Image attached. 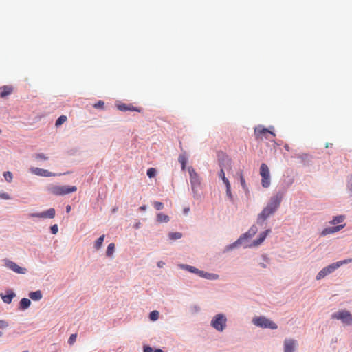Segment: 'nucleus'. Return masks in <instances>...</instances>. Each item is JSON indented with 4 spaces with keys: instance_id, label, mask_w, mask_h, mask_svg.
<instances>
[{
    "instance_id": "obj_1",
    "label": "nucleus",
    "mask_w": 352,
    "mask_h": 352,
    "mask_svg": "<svg viewBox=\"0 0 352 352\" xmlns=\"http://www.w3.org/2000/svg\"><path fill=\"white\" fill-rule=\"evenodd\" d=\"M47 190L50 194L61 196L76 192L77 188L75 186H69L51 184L47 186Z\"/></svg>"
},
{
    "instance_id": "obj_2",
    "label": "nucleus",
    "mask_w": 352,
    "mask_h": 352,
    "mask_svg": "<svg viewBox=\"0 0 352 352\" xmlns=\"http://www.w3.org/2000/svg\"><path fill=\"white\" fill-rule=\"evenodd\" d=\"M350 262H352V258L332 263V264L328 265L327 267H324L318 273V274L316 276V279L320 280V279L324 278L328 274L333 272L336 269H338L342 265L346 264Z\"/></svg>"
},
{
    "instance_id": "obj_3",
    "label": "nucleus",
    "mask_w": 352,
    "mask_h": 352,
    "mask_svg": "<svg viewBox=\"0 0 352 352\" xmlns=\"http://www.w3.org/2000/svg\"><path fill=\"white\" fill-rule=\"evenodd\" d=\"M188 171L190 176L192 190L195 193H197L201 186L200 177L192 166L188 168Z\"/></svg>"
},
{
    "instance_id": "obj_4",
    "label": "nucleus",
    "mask_w": 352,
    "mask_h": 352,
    "mask_svg": "<svg viewBox=\"0 0 352 352\" xmlns=\"http://www.w3.org/2000/svg\"><path fill=\"white\" fill-rule=\"evenodd\" d=\"M252 322L254 325L262 328L276 329L278 327L276 323L264 316L256 317L253 318Z\"/></svg>"
},
{
    "instance_id": "obj_5",
    "label": "nucleus",
    "mask_w": 352,
    "mask_h": 352,
    "mask_svg": "<svg viewBox=\"0 0 352 352\" xmlns=\"http://www.w3.org/2000/svg\"><path fill=\"white\" fill-rule=\"evenodd\" d=\"M254 135L255 138L257 140H263L264 139H270L269 136L272 135V137H275V133H274L270 129L265 128L264 126L259 125L254 129Z\"/></svg>"
},
{
    "instance_id": "obj_6",
    "label": "nucleus",
    "mask_w": 352,
    "mask_h": 352,
    "mask_svg": "<svg viewBox=\"0 0 352 352\" xmlns=\"http://www.w3.org/2000/svg\"><path fill=\"white\" fill-rule=\"evenodd\" d=\"M331 318L336 320H340L344 324H352V316L351 313L346 310H341L333 313L331 315Z\"/></svg>"
},
{
    "instance_id": "obj_7",
    "label": "nucleus",
    "mask_w": 352,
    "mask_h": 352,
    "mask_svg": "<svg viewBox=\"0 0 352 352\" xmlns=\"http://www.w3.org/2000/svg\"><path fill=\"white\" fill-rule=\"evenodd\" d=\"M260 175L261 176V185L263 188H268L270 186V174L267 164L263 163L260 167Z\"/></svg>"
},
{
    "instance_id": "obj_8",
    "label": "nucleus",
    "mask_w": 352,
    "mask_h": 352,
    "mask_svg": "<svg viewBox=\"0 0 352 352\" xmlns=\"http://www.w3.org/2000/svg\"><path fill=\"white\" fill-rule=\"evenodd\" d=\"M226 318L221 314H217L211 321V325L217 331H222L226 326Z\"/></svg>"
},
{
    "instance_id": "obj_9",
    "label": "nucleus",
    "mask_w": 352,
    "mask_h": 352,
    "mask_svg": "<svg viewBox=\"0 0 352 352\" xmlns=\"http://www.w3.org/2000/svg\"><path fill=\"white\" fill-rule=\"evenodd\" d=\"M258 229L256 226H252L250 230L241 236L236 242L226 247L227 250H230L236 247L238 244L241 243V241L245 239L252 238L257 232Z\"/></svg>"
},
{
    "instance_id": "obj_10",
    "label": "nucleus",
    "mask_w": 352,
    "mask_h": 352,
    "mask_svg": "<svg viewBox=\"0 0 352 352\" xmlns=\"http://www.w3.org/2000/svg\"><path fill=\"white\" fill-rule=\"evenodd\" d=\"M274 212L275 211H274L271 208L267 206L258 214L257 218V223L259 224L263 223L270 215H272Z\"/></svg>"
},
{
    "instance_id": "obj_11",
    "label": "nucleus",
    "mask_w": 352,
    "mask_h": 352,
    "mask_svg": "<svg viewBox=\"0 0 352 352\" xmlns=\"http://www.w3.org/2000/svg\"><path fill=\"white\" fill-rule=\"evenodd\" d=\"M282 201V195H276L272 197H271L268 204L267 205L270 208H271L274 211H276L278 208L279 207Z\"/></svg>"
},
{
    "instance_id": "obj_12",
    "label": "nucleus",
    "mask_w": 352,
    "mask_h": 352,
    "mask_svg": "<svg viewBox=\"0 0 352 352\" xmlns=\"http://www.w3.org/2000/svg\"><path fill=\"white\" fill-rule=\"evenodd\" d=\"M117 108L121 111H137V112H141L142 109L140 107H134L131 104H124L122 103L117 105Z\"/></svg>"
},
{
    "instance_id": "obj_13",
    "label": "nucleus",
    "mask_w": 352,
    "mask_h": 352,
    "mask_svg": "<svg viewBox=\"0 0 352 352\" xmlns=\"http://www.w3.org/2000/svg\"><path fill=\"white\" fill-rule=\"evenodd\" d=\"M6 266L9 267L10 270L14 271L16 273L24 274L26 273V268L21 267L19 266L16 263L13 261H8L6 263Z\"/></svg>"
},
{
    "instance_id": "obj_14",
    "label": "nucleus",
    "mask_w": 352,
    "mask_h": 352,
    "mask_svg": "<svg viewBox=\"0 0 352 352\" xmlns=\"http://www.w3.org/2000/svg\"><path fill=\"white\" fill-rule=\"evenodd\" d=\"M30 172L36 175L42 177H51L54 176L55 174L48 171L47 170L40 168H31Z\"/></svg>"
},
{
    "instance_id": "obj_15",
    "label": "nucleus",
    "mask_w": 352,
    "mask_h": 352,
    "mask_svg": "<svg viewBox=\"0 0 352 352\" xmlns=\"http://www.w3.org/2000/svg\"><path fill=\"white\" fill-rule=\"evenodd\" d=\"M296 346V341L293 339H285L284 341V352H293Z\"/></svg>"
},
{
    "instance_id": "obj_16",
    "label": "nucleus",
    "mask_w": 352,
    "mask_h": 352,
    "mask_svg": "<svg viewBox=\"0 0 352 352\" xmlns=\"http://www.w3.org/2000/svg\"><path fill=\"white\" fill-rule=\"evenodd\" d=\"M14 292L11 290L8 289L6 291V294H0V296L1 297L2 300L7 304L11 303L13 298L15 296Z\"/></svg>"
},
{
    "instance_id": "obj_17",
    "label": "nucleus",
    "mask_w": 352,
    "mask_h": 352,
    "mask_svg": "<svg viewBox=\"0 0 352 352\" xmlns=\"http://www.w3.org/2000/svg\"><path fill=\"white\" fill-rule=\"evenodd\" d=\"M271 232L270 229L265 230V232H263L260 233L258 238L256 240H254L252 243V246H258L261 245L267 237V234Z\"/></svg>"
},
{
    "instance_id": "obj_18",
    "label": "nucleus",
    "mask_w": 352,
    "mask_h": 352,
    "mask_svg": "<svg viewBox=\"0 0 352 352\" xmlns=\"http://www.w3.org/2000/svg\"><path fill=\"white\" fill-rule=\"evenodd\" d=\"M14 88L12 85H3L0 87V97L6 98L13 92Z\"/></svg>"
},
{
    "instance_id": "obj_19",
    "label": "nucleus",
    "mask_w": 352,
    "mask_h": 352,
    "mask_svg": "<svg viewBox=\"0 0 352 352\" xmlns=\"http://www.w3.org/2000/svg\"><path fill=\"white\" fill-rule=\"evenodd\" d=\"M344 227V225H340L335 227L327 228L322 230L321 234L325 236L340 231Z\"/></svg>"
},
{
    "instance_id": "obj_20",
    "label": "nucleus",
    "mask_w": 352,
    "mask_h": 352,
    "mask_svg": "<svg viewBox=\"0 0 352 352\" xmlns=\"http://www.w3.org/2000/svg\"><path fill=\"white\" fill-rule=\"evenodd\" d=\"M56 211L54 208H50L49 210L42 212L43 219H53L55 217Z\"/></svg>"
},
{
    "instance_id": "obj_21",
    "label": "nucleus",
    "mask_w": 352,
    "mask_h": 352,
    "mask_svg": "<svg viewBox=\"0 0 352 352\" xmlns=\"http://www.w3.org/2000/svg\"><path fill=\"white\" fill-rule=\"evenodd\" d=\"M31 304V301L30 299L23 298L19 302V309L22 310H25L28 309Z\"/></svg>"
},
{
    "instance_id": "obj_22",
    "label": "nucleus",
    "mask_w": 352,
    "mask_h": 352,
    "mask_svg": "<svg viewBox=\"0 0 352 352\" xmlns=\"http://www.w3.org/2000/svg\"><path fill=\"white\" fill-rule=\"evenodd\" d=\"M29 296L33 300H39L42 298V293L40 290L32 292L29 294Z\"/></svg>"
},
{
    "instance_id": "obj_23",
    "label": "nucleus",
    "mask_w": 352,
    "mask_h": 352,
    "mask_svg": "<svg viewBox=\"0 0 352 352\" xmlns=\"http://www.w3.org/2000/svg\"><path fill=\"white\" fill-rule=\"evenodd\" d=\"M169 217L166 214H164L163 213H159L157 215V221L160 223H166L169 221Z\"/></svg>"
},
{
    "instance_id": "obj_24",
    "label": "nucleus",
    "mask_w": 352,
    "mask_h": 352,
    "mask_svg": "<svg viewBox=\"0 0 352 352\" xmlns=\"http://www.w3.org/2000/svg\"><path fill=\"white\" fill-rule=\"evenodd\" d=\"M178 161L182 165V170H184L188 161L187 157L184 155H180L179 156Z\"/></svg>"
},
{
    "instance_id": "obj_25",
    "label": "nucleus",
    "mask_w": 352,
    "mask_h": 352,
    "mask_svg": "<svg viewBox=\"0 0 352 352\" xmlns=\"http://www.w3.org/2000/svg\"><path fill=\"white\" fill-rule=\"evenodd\" d=\"M104 235L100 236L95 242L94 247L96 250H99L102 245V243L104 241Z\"/></svg>"
},
{
    "instance_id": "obj_26",
    "label": "nucleus",
    "mask_w": 352,
    "mask_h": 352,
    "mask_svg": "<svg viewBox=\"0 0 352 352\" xmlns=\"http://www.w3.org/2000/svg\"><path fill=\"white\" fill-rule=\"evenodd\" d=\"M182 267L183 269H185L188 270V272H190L192 273L197 274L199 272V270L193 266L188 265H182Z\"/></svg>"
},
{
    "instance_id": "obj_27",
    "label": "nucleus",
    "mask_w": 352,
    "mask_h": 352,
    "mask_svg": "<svg viewBox=\"0 0 352 352\" xmlns=\"http://www.w3.org/2000/svg\"><path fill=\"white\" fill-rule=\"evenodd\" d=\"M168 236L171 240H177L182 237V234L181 232H170L169 233Z\"/></svg>"
},
{
    "instance_id": "obj_28",
    "label": "nucleus",
    "mask_w": 352,
    "mask_h": 352,
    "mask_svg": "<svg viewBox=\"0 0 352 352\" xmlns=\"http://www.w3.org/2000/svg\"><path fill=\"white\" fill-rule=\"evenodd\" d=\"M115 250V245L114 243H110L109 244L107 249V256H111L114 252Z\"/></svg>"
},
{
    "instance_id": "obj_29",
    "label": "nucleus",
    "mask_w": 352,
    "mask_h": 352,
    "mask_svg": "<svg viewBox=\"0 0 352 352\" xmlns=\"http://www.w3.org/2000/svg\"><path fill=\"white\" fill-rule=\"evenodd\" d=\"M67 116H60L56 121L55 125L56 126H59L61 124H63L64 122L67 121Z\"/></svg>"
},
{
    "instance_id": "obj_30",
    "label": "nucleus",
    "mask_w": 352,
    "mask_h": 352,
    "mask_svg": "<svg viewBox=\"0 0 352 352\" xmlns=\"http://www.w3.org/2000/svg\"><path fill=\"white\" fill-rule=\"evenodd\" d=\"M159 315V312L156 310H154L150 313L149 318L151 320L155 321L158 319Z\"/></svg>"
},
{
    "instance_id": "obj_31",
    "label": "nucleus",
    "mask_w": 352,
    "mask_h": 352,
    "mask_svg": "<svg viewBox=\"0 0 352 352\" xmlns=\"http://www.w3.org/2000/svg\"><path fill=\"white\" fill-rule=\"evenodd\" d=\"M344 220V217L340 215V216H338V217H336L331 221V223L332 224H338V223H342Z\"/></svg>"
},
{
    "instance_id": "obj_32",
    "label": "nucleus",
    "mask_w": 352,
    "mask_h": 352,
    "mask_svg": "<svg viewBox=\"0 0 352 352\" xmlns=\"http://www.w3.org/2000/svg\"><path fill=\"white\" fill-rule=\"evenodd\" d=\"M156 175V170L155 168H150L148 169L147 170V175L151 178V177H155Z\"/></svg>"
},
{
    "instance_id": "obj_33",
    "label": "nucleus",
    "mask_w": 352,
    "mask_h": 352,
    "mask_svg": "<svg viewBox=\"0 0 352 352\" xmlns=\"http://www.w3.org/2000/svg\"><path fill=\"white\" fill-rule=\"evenodd\" d=\"M3 176L6 180L8 182H10L12 179V174L9 171L5 172Z\"/></svg>"
},
{
    "instance_id": "obj_34",
    "label": "nucleus",
    "mask_w": 352,
    "mask_h": 352,
    "mask_svg": "<svg viewBox=\"0 0 352 352\" xmlns=\"http://www.w3.org/2000/svg\"><path fill=\"white\" fill-rule=\"evenodd\" d=\"M153 206L155 207V208L156 210H160L163 209L164 204L162 202H160V201H154L153 202Z\"/></svg>"
},
{
    "instance_id": "obj_35",
    "label": "nucleus",
    "mask_w": 352,
    "mask_h": 352,
    "mask_svg": "<svg viewBox=\"0 0 352 352\" xmlns=\"http://www.w3.org/2000/svg\"><path fill=\"white\" fill-rule=\"evenodd\" d=\"M76 338H77L76 333L72 334L68 340V343L70 345H72L76 342Z\"/></svg>"
},
{
    "instance_id": "obj_36",
    "label": "nucleus",
    "mask_w": 352,
    "mask_h": 352,
    "mask_svg": "<svg viewBox=\"0 0 352 352\" xmlns=\"http://www.w3.org/2000/svg\"><path fill=\"white\" fill-rule=\"evenodd\" d=\"M104 106V102L102 100H99L98 102L94 104V107L96 109H103Z\"/></svg>"
},
{
    "instance_id": "obj_37",
    "label": "nucleus",
    "mask_w": 352,
    "mask_h": 352,
    "mask_svg": "<svg viewBox=\"0 0 352 352\" xmlns=\"http://www.w3.org/2000/svg\"><path fill=\"white\" fill-rule=\"evenodd\" d=\"M35 158L36 160H47L48 157L45 156L43 153H38L35 155Z\"/></svg>"
},
{
    "instance_id": "obj_38",
    "label": "nucleus",
    "mask_w": 352,
    "mask_h": 352,
    "mask_svg": "<svg viewBox=\"0 0 352 352\" xmlns=\"http://www.w3.org/2000/svg\"><path fill=\"white\" fill-rule=\"evenodd\" d=\"M219 276L214 274L207 273L206 278L207 279H217Z\"/></svg>"
},
{
    "instance_id": "obj_39",
    "label": "nucleus",
    "mask_w": 352,
    "mask_h": 352,
    "mask_svg": "<svg viewBox=\"0 0 352 352\" xmlns=\"http://www.w3.org/2000/svg\"><path fill=\"white\" fill-rule=\"evenodd\" d=\"M240 182H241V184L243 188L246 189L247 188H246L245 180L242 174L240 175Z\"/></svg>"
},
{
    "instance_id": "obj_40",
    "label": "nucleus",
    "mask_w": 352,
    "mask_h": 352,
    "mask_svg": "<svg viewBox=\"0 0 352 352\" xmlns=\"http://www.w3.org/2000/svg\"><path fill=\"white\" fill-rule=\"evenodd\" d=\"M50 230L53 234H56L58 231V226L56 224L52 226Z\"/></svg>"
},
{
    "instance_id": "obj_41",
    "label": "nucleus",
    "mask_w": 352,
    "mask_h": 352,
    "mask_svg": "<svg viewBox=\"0 0 352 352\" xmlns=\"http://www.w3.org/2000/svg\"><path fill=\"white\" fill-rule=\"evenodd\" d=\"M0 198L3 199H10V197L8 193H0Z\"/></svg>"
},
{
    "instance_id": "obj_42",
    "label": "nucleus",
    "mask_w": 352,
    "mask_h": 352,
    "mask_svg": "<svg viewBox=\"0 0 352 352\" xmlns=\"http://www.w3.org/2000/svg\"><path fill=\"white\" fill-rule=\"evenodd\" d=\"M226 195L231 199H232V192H231V186L226 187Z\"/></svg>"
},
{
    "instance_id": "obj_43",
    "label": "nucleus",
    "mask_w": 352,
    "mask_h": 352,
    "mask_svg": "<svg viewBox=\"0 0 352 352\" xmlns=\"http://www.w3.org/2000/svg\"><path fill=\"white\" fill-rule=\"evenodd\" d=\"M29 217H30L42 218V212L31 213V214H29Z\"/></svg>"
},
{
    "instance_id": "obj_44",
    "label": "nucleus",
    "mask_w": 352,
    "mask_h": 352,
    "mask_svg": "<svg viewBox=\"0 0 352 352\" xmlns=\"http://www.w3.org/2000/svg\"><path fill=\"white\" fill-rule=\"evenodd\" d=\"M8 326V324L4 320H0V328L3 329Z\"/></svg>"
},
{
    "instance_id": "obj_45",
    "label": "nucleus",
    "mask_w": 352,
    "mask_h": 352,
    "mask_svg": "<svg viewBox=\"0 0 352 352\" xmlns=\"http://www.w3.org/2000/svg\"><path fill=\"white\" fill-rule=\"evenodd\" d=\"M197 274L201 277L206 278L207 272H205L204 271H201L199 270Z\"/></svg>"
},
{
    "instance_id": "obj_46",
    "label": "nucleus",
    "mask_w": 352,
    "mask_h": 352,
    "mask_svg": "<svg viewBox=\"0 0 352 352\" xmlns=\"http://www.w3.org/2000/svg\"><path fill=\"white\" fill-rule=\"evenodd\" d=\"M222 179L223 182L225 184L226 187L231 186L229 180L226 177H223V179Z\"/></svg>"
},
{
    "instance_id": "obj_47",
    "label": "nucleus",
    "mask_w": 352,
    "mask_h": 352,
    "mask_svg": "<svg viewBox=\"0 0 352 352\" xmlns=\"http://www.w3.org/2000/svg\"><path fill=\"white\" fill-rule=\"evenodd\" d=\"M153 349L151 346H144V352H153Z\"/></svg>"
},
{
    "instance_id": "obj_48",
    "label": "nucleus",
    "mask_w": 352,
    "mask_h": 352,
    "mask_svg": "<svg viewBox=\"0 0 352 352\" xmlns=\"http://www.w3.org/2000/svg\"><path fill=\"white\" fill-rule=\"evenodd\" d=\"M219 177L221 178V179H223V177H226L225 176V173H224V170L223 168H221L219 173Z\"/></svg>"
},
{
    "instance_id": "obj_49",
    "label": "nucleus",
    "mask_w": 352,
    "mask_h": 352,
    "mask_svg": "<svg viewBox=\"0 0 352 352\" xmlns=\"http://www.w3.org/2000/svg\"><path fill=\"white\" fill-rule=\"evenodd\" d=\"M164 264H165V263H164L163 261H159V262L157 263V266H158L159 267H164Z\"/></svg>"
},
{
    "instance_id": "obj_50",
    "label": "nucleus",
    "mask_w": 352,
    "mask_h": 352,
    "mask_svg": "<svg viewBox=\"0 0 352 352\" xmlns=\"http://www.w3.org/2000/svg\"><path fill=\"white\" fill-rule=\"evenodd\" d=\"M70 210H71V206L67 205V206H66V212H70Z\"/></svg>"
},
{
    "instance_id": "obj_51",
    "label": "nucleus",
    "mask_w": 352,
    "mask_h": 352,
    "mask_svg": "<svg viewBox=\"0 0 352 352\" xmlns=\"http://www.w3.org/2000/svg\"><path fill=\"white\" fill-rule=\"evenodd\" d=\"M146 206H142L140 207V210H142V211H144V210H146Z\"/></svg>"
},
{
    "instance_id": "obj_52",
    "label": "nucleus",
    "mask_w": 352,
    "mask_h": 352,
    "mask_svg": "<svg viewBox=\"0 0 352 352\" xmlns=\"http://www.w3.org/2000/svg\"><path fill=\"white\" fill-rule=\"evenodd\" d=\"M263 259L267 263L269 261V258L266 256H263Z\"/></svg>"
},
{
    "instance_id": "obj_53",
    "label": "nucleus",
    "mask_w": 352,
    "mask_h": 352,
    "mask_svg": "<svg viewBox=\"0 0 352 352\" xmlns=\"http://www.w3.org/2000/svg\"><path fill=\"white\" fill-rule=\"evenodd\" d=\"M261 266L263 268H265L267 267L266 264L265 263H260Z\"/></svg>"
},
{
    "instance_id": "obj_54",
    "label": "nucleus",
    "mask_w": 352,
    "mask_h": 352,
    "mask_svg": "<svg viewBox=\"0 0 352 352\" xmlns=\"http://www.w3.org/2000/svg\"><path fill=\"white\" fill-rule=\"evenodd\" d=\"M153 352H164V351L162 349H155Z\"/></svg>"
},
{
    "instance_id": "obj_55",
    "label": "nucleus",
    "mask_w": 352,
    "mask_h": 352,
    "mask_svg": "<svg viewBox=\"0 0 352 352\" xmlns=\"http://www.w3.org/2000/svg\"><path fill=\"white\" fill-rule=\"evenodd\" d=\"M188 211H189V208H185V209H184V212H185V213H188Z\"/></svg>"
},
{
    "instance_id": "obj_56",
    "label": "nucleus",
    "mask_w": 352,
    "mask_h": 352,
    "mask_svg": "<svg viewBox=\"0 0 352 352\" xmlns=\"http://www.w3.org/2000/svg\"><path fill=\"white\" fill-rule=\"evenodd\" d=\"M3 333L0 331V337L2 336Z\"/></svg>"
},
{
    "instance_id": "obj_57",
    "label": "nucleus",
    "mask_w": 352,
    "mask_h": 352,
    "mask_svg": "<svg viewBox=\"0 0 352 352\" xmlns=\"http://www.w3.org/2000/svg\"><path fill=\"white\" fill-rule=\"evenodd\" d=\"M351 180H352V177L351 178Z\"/></svg>"
}]
</instances>
